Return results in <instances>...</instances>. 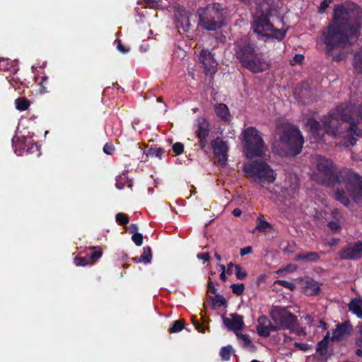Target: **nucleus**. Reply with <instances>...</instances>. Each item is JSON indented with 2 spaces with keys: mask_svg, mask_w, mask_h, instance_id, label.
I'll use <instances>...</instances> for the list:
<instances>
[{
  "mask_svg": "<svg viewBox=\"0 0 362 362\" xmlns=\"http://www.w3.org/2000/svg\"><path fill=\"white\" fill-rule=\"evenodd\" d=\"M362 28V9L355 4H341L334 6L332 18L327 26L321 30L320 40L325 45L326 52L331 54L334 49L344 48L356 41Z\"/></svg>",
  "mask_w": 362,
  "mask_h": 362,
  "instance_id": "obj_1",
  "label": "nucleus"
},
{
  "mask_svg": "<svg viewBox=\"0 0 362 362\" xmlns=\"http://www.w3.org/2000/svg\"><path fill=\"white\" fill-rule=\"evenodd\" d=\"M354 115L362 120V107L356 110L355 106L352 105L339 106L335 113L329 115L325 118L322 124L325 132L334 137H337L342 132L341 130L342 123L340 122H343L349 123V131L356 136H359L361 133L358 132V124L360 123L358 121L357 123L354 122L353 119Z\"/></svg>",
  "mask_w": 362,
  "mask_h": 362,
  "instance_id": "obj_2",
  "label": "nucleus"
},
{
  "mask_svg": "<svg viewBox=\"0 0 362 362\" xmlns=\"http://www.w3.org/2000/svg\"><path fill=\"white\" fill-rule=\"evenodd\" d=\"M256 12L254 14V21L252 29L257 34V38L267 41L270 37L281 40L285 37V31L280 29H275L274 25L270 22L269 17L276 12V7L269 2V0L264 1L262 4L256 7Z\"/></svg>",
  "mask_w": 362,
  "mask_h": 362,
  "instance_id": "obj_3",
  "label": "nucleus"
},
{
  "mask_svg": "<svg viewBox=\"0 0 362 362\" xmlns=\"http://www.w3.org/2000/svg\"><path fill=\"white\" fill-rule=\"evenodd\" d=\"M313 163L316 167L313 179L319 184L327 187H334L336 185H341L339 175V172L332 160L317 155L313 157Z\"/></svg>",
  "mask_w": 362,
  "mask_h": 362,
  "instance_id": "obj_4",
  "label": "nucleus"
},
{
  "mask_svg": "<svg viewBox=\"0 0 362 362\" xmlns=\"http://www.w3.org/2000/svg\"><path fill=\"white\" fill-rule=\"evenodd\" d=\"M303 142V137L297 128L286 126L279 138V153L281 156H295L300 153Z\"/></svg>",
  "mask_w": 362,
  "mask_h": 362,
  "instance_id": "obj_5",
  "label": "nucleus"
},
{
  "mask_svg": "<svg viewBox=\"0 0 362 362\" xmlns=\"http://www.w3.org/2000/svg\"><path fill=\"white\" fill-rule=\"evenodd\" d=\"M270 317L276 327V332L288 329L298 336L306 334L305 329L298 324L297 317L287 308L274 306L270 311Z\"/></svg>",
  "mask_w": 362,
  "mask_h": 362,
  "instance_id": "obj_6",
  "label": "nucleus"
},
{
  "mask_svg": "<svg viewBox=\"0 0 362 362\" xmlns=\"http://www.w3.org/2000/svg\"><path fill=\"white\" fill-rule=\"evenodd\" d=\"M243 170L250 181L260 185L262 187L273 183L276 180L274 171L262 160L251 161L245 165Z\"/></svg>",
  "mask_w": 362,
  "mask_h": 362,
  "instance_id": "obj_7",
  "label": "nucleus"
},
{
  "mask_svg": "<svg viewBox=\"0 0 362 362\" xmlns=\"http://www.w3.org/2000/svg\"><path fill=\"white\" fill-rule=\"evenodd\" d=\"M198 12L200 24L207 30H216L224 25L226 11L220 4H209Z\"/></svg>",
  "mask_w": 362,
  "mask_h": 362,
  "instance_id": "obj_8",
  "label": "nucleus"
},
{
  "mask_svg": "<svg viewBox=\"0 0 362 362\" xmlns=\"http://www.w3.org/2000/svg\"><path fill=\"white\" fill-rule=\"evenodd\" d=\"M243 146L247 158L262 157L267 150L259 132L255 127H248L243 132Z\"/></svg>",
  "mask_w": 362,
  "mask_h": 362,
  "instance_id": "obj_9",
  "label": "nucleus"
},
{
  "mask_svg": "<svg viewBox=\"0 0 362 362\" xmlns=\"http://www.w3.org/2000/svg\"><path fill=\"white\" fill-rule=\"evenodd\" d=\"M234 54L240 64H243L246 60L252 57L257 50L253 44L247 37L238 40L234 44Z\"/></svg>",
  "mask_w": 362,
  "mask_h": 362,
  "instance_id": "obj_10",
  "label": "nucleus"
},
{
  "mask_svg": "<svg viewBox=\"0 0 362 362\" xmlns=\"http://www.w3.org/2000/svg\"><path fill=\"white\" fill-rule=\"evenodd\" d=\"M346 188L350 196L356 202L362 198V177L354 173H349L346 175Z\"/></svg>",
  "mask_w": 362,
  "mask_h": 362,
  "instance_id": "obj_11",
  "label": "nucleus"
},
{
  "mask_svg": "<svg viewBox=\"0 0 362 362\" xmlns=\"http://www.w3.org/2000/svg\"><path fill=\"white\" fill-rule=\"evenodd\" d=\"M252 56L251 58H249L241 65L243 67L252 73H260L268 69L269 64L267 62L262 53L256 51Z\"/></svg>",
  "mask_w": 362,
  "mask_h": 362,
  "instance_id": "obj_12",
  "label": "nucleus"
},
{
  "mask_svg": "<svg viewBox=\"0 0 362 362\" xmlns=\"http://www.w3.org/2000/svg\"><path fill=\"white\" fill-rule=\"evenodd\" d=\"M339 256L341 259H358L362 257V241L349 243L339 252Z\"/></svg>",
  "mask_w": 362,
  "mask_h": 362,
  "instance_id": "obj_13",
  "label": "nucleus"
},
{
  "mask_svg": "<svg viewBox=\"0 0 362 362\" xmlns=\"http://www.w3.org/2000/svg\"><path fill=\"white\" fill-rule=\"evenodd\" d=\"M211 145L218 163L222 166L226 165L228 159L227 153L228 151L227 142L220 138H216L211 141Z\"/></svg>",
  "mask_w": 362,
  "mask_h": 362,
  "instance_id": "obj_14",
  "label": "nucleus"
},
{
  "mask_svg": "<svg viewBox=\"0 0 362 362\" xmlns=\"http://www.w3.org/2000/svg\"><path fill=\"white\" fill-rule=\"evenodd\" d=\"M272 332H276V327L265 315H261L257 319V332L264 338L269 337Z\"/></svg>",
  "mask_w": 362,
  "mask_h": 362,
  "instance_id": "obj_15",
  "label": "nucleus"
},
{
  "mask_svg": "<svg viewBox=\"0 0 362 362\" xmlns=\"http://www.w3.org/2000/svg\"><path fill=\"white\" fill-rule=\"evenodd\" d=\"M199 61L204 65L206 74H214L216 71V63L211 52L202 49L199 56Z\"/></svg>",
  "mask_w": 362,
  "mask_h": 362,
  "instance_id": "obj_16",
  "label": "nucleus"
},
{
  "mask_svg": "<svg viewBox=\"0 0 362 362\" xmlns=\"http://www.w3.org/2000/svg\"><path fill=\"white\" fill-rule=\"evenodd\" d=\"M223 321L228 329L234 332L242 329L245 326L243 317L237 314H231L230 317L223 316Z\"/></svg>",
  "mask_w": 362,
  "mask_h": 362,
  "instance_id": "obj_17",
  "label": "nucleus"
},
{
  "mask_svg": "<svg viewBox=\"0 0 362 362\" xmlns=\"http://www.w3.org/2000/svg\"><path fill=\"white\" fill-rule=\"evenodd\" d=\"M353 331L352 325L349 322H346L337 325L335 329L333 330L332 341H340L344 337L349 336Z\"/></svg>",
  "mask_w": 362,
  "mask_h": 362,
  "instance_id": "obj_18",
  "label": "nucleus"
},
{
  "mask_svg": "<svg viewBox=\"0 0 362 362\" xmlns=\"http://www.w3.org/2000/svg\"><path fill=\"white\" fill-rule=\"evenodd\" d=\"M209 122L204 117L197 119V129L195 134L197 137L207 138L209 135Z\"/></svg>",
  "mask_w": 362,
  "mask_h": 362,
  "instance_id": "obj_19",
  "label": "nucleus"
},
{
  "mask_svg": "<svg viewBox=\"0 0 362 362\" xmlns=\"http://www.w3.org/2000/svg\"><path fill=\"white\" fill-rule=\"evenodd\" d=\"M320 255H324V252H303L298 254L295 259L304 263L317 262L320 259Z\"/></svg>",
  "mask_w": 362,
  "mask_h": 362,
  "instance_id": "obj_20",
  "label": "nucleus"
},
{
  "mask_svg": "<svg viewBox=\"0 0 362 362\" xmlns=\"http://www.w3.org/2000/svg\"><path fill=\"white\" fill-rule=\"evenodd\" d=\"M320 290V285L313 279L307 281L306 285L303 287V291L307 296H315Z\"/></svg>",
  "mask_w": 362,
  "mask_h": 362,
  "instance_id": "obj_21",
  "label": "nucleus"
},
{
  "mask_svg": "<svg viewBox=\"0 0 362 362\" xmlns=\"http://www.w3.org/2000/svg\"><path fill=\"white\" fill-rule=\"evenodd\" d=\"M349 309L358 318L362 319V298L352 299L348 305Z\"/></svg>",
  "mask_w": 362,
  "mask_h": 362,
  "instance_id": "obj_22",
  "label": "nucleus"
},
{
  "mask_svg": "<svg viewBox=\"0 0 362 362\" xmlns=\"http://www.w3.org/2000/svg\"><path fill=\"white\" fill-rule=\"evenodd\" d=\"M305 125L308 131L315 136H319L321 134V131L324 130L320 123L313 118H308Z\"/></svg>",
  "mask_w": 362,
  "mask_h": 362,
  "instance_id": "obj_23",
  "label": "nucleus"
},
{
  "mask_svg": "<svg viewBox=\"0 0 362 362\" xmlns=\"http://www.w3.org/2000/svg\"><path fill=\"white\" fill-rule=\"evenodd\" d=\"M216 115L222 120L228 121L230 119V113L226 105L219 103L214 106Z\"/></svg>",
  "mask_w": 362,
  "mask_h": 362,
  "instance_id": "obj_24",
  "label": "nucleus"
},
{
  "mask_svg": "<svg viewBox=\"0 0 362 362\" xmlns=\"http://www.w3.org/2000/svg\"><path fill=\"white\" fill-rule=\"evenodd\" d=\"M274 230L273 226L267 221H264L262 216L257 218V226L253 232L259 231L262 233H269Z\"/></svg>",
  "mask_w": 362,
  "mask_h": 362,
  "instance_id": "obj_25",
  "label": "nucleus"
},
{
  "mask_svg": "<svg viewBox=\"0 0 362 362\" xmlns=\"http://www.w3.org/2000/svg\"><path fill=\"white\" fill-rule=\"evenodd\" d=\"M291 184L289 186H287L286 181L285 182V185L283 187L284 189V192L286 193L288 196L291 197H295L297 191L298 189V182L296 177H291Z\"/></svg>",
  "mask_w": 362,
  "mask_h": 362,
  "instance_id": "obj_26",
  "label": "nucleus"
},
{
  "mask_svg": "<svg viewBox=\"0 0 362 362\" xmlns=\"http://www.w3.org/2000/svg\"><path fill=\"white\" fill-rule=\"evenodd\" d=\"M102 255L103 250L100 247H90L88 250V252L86 254L92 264H94L99 258H100Z\"/></svg>",
  "mask_w": 362,
  "mask_h": 362,
  "instance_id": "obj_27",
  "label": "nucleus"
},
{
  "mask_svg": "<svg viewBox=\"0 0 362 362\" xmlns=\"http://www.w3.org/2000/svg\"><path fill=\"white\" fill-rule=\"evenodd\" d=\"M165 153V151L162 148H151L146 152L144 153L142 160L144 161L146 160L148 157H155L158 159H161L163 155Z\"/></svg>",
  "mask_w": 362,
  "mask_h": 362,
  "instance_id": "obj_28",
  "label": "nucleus"
},
{
  "mask_svg": "<svg viewBox=\"0 0 362 362\" xmlns=\"http://www.w3.org/2000/svg\"><path fill=\"white\" fill-rule=\"evenodd\" d=\"M152 259L151 249L150 247H144L143 248V252L139 257L134 258L135 262H144L150 263Z\"/></svg>",
  "mask_w": 362,
  "mask_h": 362,
  "instance_id": "obj_29",
  "label": "nucleus"
},
{
  "mask_svg": "<svg viewBox=\"0 0 362 362\" xmlns=\"http://www.w3.org/2000/svg\"><path fill=\"white\" fill-rule=\"evenodd\" d=\"M329 339V334L327 333L324 339L317 344V352L320 355L325 356L327 354Z\"/></svg>",
  "mask_w": 362,
  "mask_h": 362,
  "instance_id": "obj_30",
  "label": "nucleus"
},
{
  "mask_svg": "<svg viewBox=\"0 0 362 362\" xmlns=\"http://www.w3.org/2000/svg\"><path fill=\"white\" fill-rule=\"evenodd\" d=\"M0 71H11L15 74L17 72L18 68L13 62H10L8 59H0Z\"/></svg>",
  "mask_w": 362,
  "mask_h": 362,
  "instance_id": "obj_31",
  "label": "nucleus"
},
{
  "mask_svg": "<svg viewBox=\"0 0 362 362\" xmlns=\"http://www.w3.org/2000/svg\"><path fill=\"white\" fill-rule=\"evenodd\" d=\"M15 105L17 110L23 111L28 109L30 105V102L27 98L21 97L15 100Z\"/></svg>",
  "mask_w": 362,
  "mask_h": 362,
  "instance_id": "obj_32",
  "label": "nucleus"
},
{
  "mask_svg": "<svg viewBox=\"0 0 362 362\" xmlns=\"http://www.w3.org/2000/svg\"><path fill=\"white\" fill-rule=\"evenodd\" d=\"M353 65L355 71L362 74V50L354 54Z\"/></svg>",
  "mask_w": 362,
  "mask_h": 362,
  "instance_id": "obj_33",
  "label": "nucleus"
},
{
  "mask_svg": "<svg viewBox=\"0 0 362 362\" xmlns=\"http://www.w3.org/2000/svg\"><path fill=\"white\" fill-rule=\"evenodd\" d=\"M335 198L344 206H348L349 204V199L344 194V191L342 189H339L338 186L337 187V190L335 192Z\"/></svg>",
  "mask_w": 362,
  "mask_h": 362,
  "instance_id": "obj_34",
  "label": "nucleus"
},
{
  "mask_svg": "<svg viewBox=\"0 0 362 362\" xmlns=\"http://www.w3.org/2000/svg\"><path fill=\"white\" fill-rule=\"evenodd\" d=\"M233 353L234 349L232 346L228 345L221 349L219 354L223 361H228Z\"/></svg>",
  "mask_w": 362,
  "mask_h": 362,
  "instance_id": "obj_35",
  "label": "nucleus"
},
{
  "mask_svg": "<svg viewBox=\"0 0 362 362\" xmlns=\"http://www.w3.org/2000/svg\"><path fill=\"white\" fill-rule=\"evenodd\" d=\"M74 262L76 266H82V267H84V266H86L88 264H92L90 263L88 257H87V255L83 256V257H81V256L76 257L74 259Z\"/></svg>",
  "mask_w": 362,
  "mask_h": 362,
  "instance_id": "obj_36",
  "label": "nucleus"
},
{
  "mask_svg": "<svg viewBox=\"0 0 362 362\" xmlns=\"http://www.w3.org/2000/svg\"><path fill=\"white\" fill-rule=\"evenodd\" d=\"M116 222L120 226H125L129 223L128 216L124 213H118L115 216Z\"/></svg>",
  "mask_w": 362,
  "mask_h": 362,
  "instance_id": "obj_37",
  "label": "nucleus"
},
{
  "mask_svg": "<svg viewBox=\"0 0 362 362\" xmlns=\"http://www.w3.org/2000/svg\"><path fill=\"white\" fill-rule=\"evenodd\" d=\"M235 276L239 280H243L247 276V272L240 264L235 265Z\"/></svg>",
  "mask_w": 362,
  "mask_h": 362,
  "instance_id": "obj_38",
  "label": "nucleus"
},
{
  "mask_svg": "<svg viewBox=\"0 0 362 362\" xmlns=\"http://www.w3.org/2000/svg\"><path fill=\"white\" fill-rule=\"evenodd\" d=\"M275 284H279L284 288H288L291 291H294L296 288V286L293 283L286 280H276Z\"/></svg>",
  "mask_w": 362,
  "mask_h": 362,
  "instance_id": "obj_39",
  "label": "nucleus"
},
{
  "mask_svg": "<svg viewBox=\"0 0 362 362\" xmlns=\"http://www.w3.org/2000/svg\"><path fill=\"white\" fill-rule=\"evenodd\" d=\"M183 322L182 320H176L173 322L169 331L170 333H176L180 332L183 329Z\"/></svg>",
  "mask_w": 362,
  "mask_h": 362,
  "instance_id": "obj_40",
  "label": "nucleus"
},
{
  "mask_svg": "<svg viewBox=\"0 0 362 362\" xmlns=\"http://www.w3.org/2000/svg\"><path fill=\"white\" fill-rule=\"evenodd\" d=\"M233 293L240 296L243 293L245 290V286L243 284H232L230 286Z\"/></svg>",
  "mask_w": 362,
  "mask_h": 362,
  "instance_id": "obj_41",
  "label": "nucleus"
},
{
  "mask_svg": "<svg viewBox=\"0 0 362 362\" xmlns=\"http://www.w3.org/2000/svg\"><path fill=\"white\" fill-rule=\"evenodd\" d=\"M237 337L243 341V346L247 347L252 344L249 337L242 333L236 332Z\"/></svg>",
  "mask_w": 362,
  "mask_h": 362,
  "instance_id": "obj_42",
  "label": "nucleus"
},
{
  "mask_svg": "<svg viewBox=\"0 0 362 362\" xmlns=\"http://www.w3.org/2000/svg\"><path fill=\"white\" fill-rule=\"evenodd\" d=\"M212 301L214 304L218 306H222L226 304L225 298L221 294H216L215 297L212 298Z\"/></svg>",
  "mask_w": 362,
  "mask_h": 362,
  "instance_id": "obj_43",
  "label": "nucleus"
},
{
  "mask_svg": "<svg viewBox=\"0 0 362 362\" xmlns=\"http://www.w3.org/2000/svg\"><path fill=\"white\" fill-rule=\"evenodd\" d=\"M132 241L137 246H141L143 243V235L139 233H134L132 236Z\"/></svg>",
  "mask_w": 362,
  "mask_h": 362,
  "instance_id": "obj_44",
  "label": "nucleus"
},
{
  "mask_svg": "<svg viewBox=\"0 0 362 362\" xmlns=\"http://www.w3.org/2000/svg\"><path fill=\"white\" fill-rule=\"evenodd\" d=\"M172 149L175 154L180 155L183 152L184 145L180 142H177L173 144Z\"/></svg>",
  "mask_w": 362,
  "mask_h": 362,
  "instance_id": "obj_45",
  "label": "nucleus"
},
{
  "mask_svg": "<svg viewBox=\"0 0 362 362\" xmlns=\"http://www.w3.org/2000/svg\"><path fill=\"white\" fill-rule=\"evenodd\" d=\"M327 226L332 232L338 231L341 229V225L339 221H329Z\"/></svg>",
  "mask_w": 362,
  "mask_h": 362,
  "instance_id": "obj_46",
  "label": "nucleus"
},
{
  "mask_svg": "<svg viewBox=\"0 0 362 362\" xmlns=\"http://www.w3.org/2000/svg\"><path fill=\"white\" fill-rule=\"evenodd\" d=\"M355 344L357 346L362 348V325L358 328V334L355 338Z\"/></svg>",
  "mask_w": 362,
  "mask_h": 362,
  "instance_id": "obj_47",
  "label": "nucleus"
},
{
  "mask_svg": "<svg viewBox=\"0 0 362 362\" xmlns=\"http://www.w3.org/2000/svg\"><path fill=\"white\" fill-rule=\"evenodd\" d=\"M103 151L107 155H112L115 152V147L112 143H107L103 147Z\"/></svg>",
  "mask_w": 362,
  "mask_h": 362,
  "instance_id": "obj_48",
  "label": "nucleus"
},
{
  "mask_svg": "<svg viewBox=\"0 0 362 362\" xmlns=\"http://www.w3.org/2000/svg\"><path fill=\"white\" fill-rule=\"evenodd\" d=\"M331 0H324L323 1H322L319 7L320 12L324 13L326 8L329 7V5L331 3Z\"/></svg>",
  "mask_w": 362,
  "mask_h": 362,
  "instance_id": "obj_49",
  "label": "nucleus"
},
{
  "mask_svg": "<svg viewBox=\"0 0 362 362\" xmlns=\"http://www.w3.org/2000/svg\"><path fill=\"white\" fill-rule=\"evenodd\" d=\"M117 43V49L122 54H126L129 51V48H125L121 43L119 40H116L115 41Z\"/></svg>",
  "mask_w": 362,
  "mask_h": 362,
  "instance_id": "obj_50",
  "label": "nucleus"
},
{
  "mask_svg": "<svg viewBox=\"0 0 362 362\" xmlns=\"http://www.w3.org/2000/svg\"><path fill=\"white\" fill-rule=\"evenodd\" d=\"M197 257L199 259L204 260V262H208L210 259V255L208 252L206 253H199L197 255Z\"/></svg>",
  "mask_w": 362,
  "mask_h": 362,
  "instance_id": "obj_51",
  "label": "nucleus"
},
{
  "mask_svg": "<svg viewBox=\"0 0 362 362\" xmlns=\"http://www.w3.org/2000/svg\"><path fill=\"white\" fill-rule=\"evenodd\" d=\"M199 141V146L202 148V149H204L207 145V138H203V137H198Z\"/></svg>",
  "mask_w": 362,
  "mask_h": 362,
  "instance_id": "obj_52",
  "label": "nucleus"
},
{
  "mask_svg": "<svg viewBox=\"0 0 362 362\" xmlns=\"http://www.w3.org/2000/svg\"><path fill=\"white\" fill-rule=\"evenodd\" d=\"M192 321L195 328L199 330L200 332H204V329L202 328L201 324L195 320V317H192Z\"/></svg>",
  "mask_w": 362,
  "mask_h": 362,
  "instance_id": "obj_53",
  "label": "nucleus"
},
{
  "mask_svg": "<svg viewBox=\"0 0 362 362\" xmlns=\"http://www.w3.org/2000/svg\"><path fill=\"white\" fill-rule=\"evenodd\" d=\"M252 252V247L247 246L240 250V255L241 256H244L247 254H250Z\"/></svg>",
  "mask_w": 362,
  "mask_h": 362,
  "instance_id": "obj_54",
  "label": "nucleus"
},
{
  "mask_svg": "<svg viewBox=\"0 0 362 362\" xmlns=\"http://www.w3.org/2000/svg\"><path fill=\"white\" fill-rule=\"evenodd\" d=\"M208 291L213 294H217V289L215 288L214 283L212 281H209L208 283Z\"/></svg>",
  "mask_w": 362,
  "mask_h": 362,
  "instance_id": "obj_55",
  "label": "nucleus"
},
{
  "mask_svg": "<svg viewBox=\"0 0 362 362\" xmlns=\"http://www.w3.org/2000/svg\"><path fill=\"white\" fill-rule=\"evenodd\" d=\"M184 23L185 25V27L183 26V29H184V30L187 31L190 26V23H189V21L188 18H183L182 19V24H184Z\"/></svg>",
  "mask_w": 362,
  "mask_h": 362,
  "instance_id": "obj_56",
  "label": "nucleus"
},
{
  "mask_svg": "<svg viewBox=\"0 0 362 362\" xmlns=\"http://www.w3.org/2000/svg\"><path fill=\"white\" fill-rule=\"evenodd\" d=\"M304 59V57L302 54H296L293 57V62L295 63H301Z\"/></svg>",
  "mask_w": 362,
  "mask_h": 362,
  "instance_id": "obj_57",
  "label": "nucleus"
},
{
  "mask_svg": "<svg viewBox=\"0 0 362 362\" xmlns=\"http://www.w3.org/2000/svg\"><path fill=\"white\" fill-rule=\"evenodd\" d=\"M138 226L136 224L132 223L129 226V233L134 234V233H138Z\"/></svg>",
  "mask_w": 362,
  "mask_h": 362,
  "instance_id": "obj_58",
  "label": "nucleus"
},
{
  "mask_svg": "<svg viewBox=\"0 0 362 362\" xmlns=\"http://www.w3.org/2000/svg\"><path fill=\"white\" fill-rule=\"evenodd\" d=\"M294 345L296 347H298L301 350H306V349H307V344H305L295 342Z\"/></svg>",
  "mask_w": 362,
  "mask_h": 362,
  "instance_id": "obj_59",
  "label": "nucleus"
},
{
  "mask_svg": "<svg viewBox=\"0 0 362 362\" xmlns=\"http://www.w3.org/2000/svg\"><path fill=\"white\" fill-rule=\"evenodd\" d=\"M232 214L234 216L238 217L242 214V211L238 208H235L233 210Z\"/></svg>",
  "mask_w": 362,
  "mask_h": 362,
  "instance_id": "obj_60",
  "label": "nucleus"
},
{
  "mask_svg": "<svg viewBox=\"0 0 362 362\" xmlns=\"http://www.w3.org/2000/svg\"><path fill=\"white\" fill-rule=\"evenodd\" d=\"M233 267H235V265L232 262H230L228 264L226 272H227V274L228 275L232 274V273H233L232 269H233Z\"/></svg>",
  "mask_w": 362,
  "mask_h": 362,
  "instance_id": "obj_61",
  "label": "nucleus"
},
{
  "mask_svg": "<svg viewBox=\"0 0 362 362\" xmlns=\"http://www.w3.org/2000/svg\"><path fill=\"white\" fill-rule=\"evenodd\" d=\"M339 238H332L329 243L328 245L329 246H334L339 243Z\"/></svg>",
  "mask_w": 362,
  "mask_h": 362,
  "instance_id": "obj_62",
  "label": "nucleus"
},
{
  "mask_svg": "<svg viewBox=\"0 0 362 362\" xmlns=\"http://www.w3.org/2000/svg\"><path fill=\"white\" fill-rule=\"evenodd\" d=\"M348 143L349 145L354 146L356 143V139L354 136L349 138Z\"/></svg>",
  "mask_w": 362,
  "mask_h": 362,
  "instance_id": "obj_63",
  "label": "nucleus"
},
{
  "mask_svg": "<svg viewBox=\"0 0 362 362\" xmlns=\"http://www.w3.org/2000/svg\"><path fill=\"white\" fill-rule=\"evenodd\" d=\"M226 271H222L220 274V278L223 281H226Z\"/></svg>",
  "mask_w": 362,
  "mask_h": 362,
  "instance_id": "obj_64",
  "label": "nucleus"
}]
</instances>
